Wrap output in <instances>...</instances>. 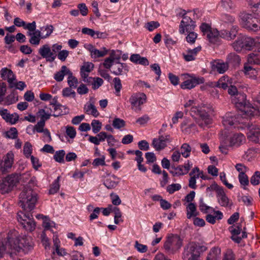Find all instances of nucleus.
<instances>
[{"mask_svg": "<svg viewBox=\"0 0 260 260\" xmlns=\"http://www.w3.org/2000/svg\"><path fill=\"white\" fill-rule=\"evenodd\" d=\"M7 245L8 253L15 254L21 252L27 253L33 247L30 237H19L18 233L15 230L8 233L7 236Z\"/></svg>", "mask_w": 260, "mask_h": 260, "instance_id": "f257e3e1", "label": "nucleus"}, {"mask_svg": "<svg viewBox=\"0 0 260 260\" xmlns=\"http://www.w3.org/2000/svg\"><path fill=\"white\" fill-rule=\"evenodd\" d=\"M195 104L194 100H189L184 105L185 108L191 107L190 114L195 118L200 119L197 121L198 125L202 128L207 126L211 123L209 113L212 111L211 108L206 105L198 106H193Z\"/></svg>", "mask_w": 260, "mask_h": 260, "instance_id": "f03ea898", "label": "nucleus"}, {"mask_svg": "<svg viewBox=\"0 0 260 260\" xmlns=\"http://www.w3.org/2000/svg\"><path fill=\"white\" fill-rule=\"evenodd\" d=\"M19 199V206L24 211L29 212L34 209L37 201V194L31 188L29 183L20 193Z\"/></svg>", "mask_w": 260, "mask_h": 260, "instance_id": "7ed1b4c3", "label": "nucleus"}, {"mask_svg": "<svg viewBox=\"0 0 260 260\" xmlns=\"http://www.w3.org/2000/svg\"><path fill=\"white\" fill-rule=\"evenodd\" d=\"M207 250V247L197 242H190L186 245L182 253L183 260H200L201 255Z\"/></svg>", "mask_w": 260, "mask_h": 260, "instance_id": "20e7f679", "label": "nucleus"}, {"mask_svg": "<svg viewBox=\"0 0 260 260\" xmlns=\"http://www.w3.org/2000/svg\"><path fill=\"white\" fill-rule=\"evenodd\" d=\"M240 22L243 27L250 31L260 30V20L246 12H241L239 15Z\"/></svg>", "mask_w": 260, "mask_h": 260, "instance_id": "39448f33", "label": "nucleus"}, {"mask_svg": "<svg viewBox=\"0 0 260 260\" xmlns=\"http://www.w3.org/2000/svg\"><path fill=\"white\" fill-rule=\"evenodd\" d=\"M182 245V240L177 235L171 234L167 237L164 244V248L166 253L169 255L174 254L177 252Z\"/></svg>", "mask_w": 260, "mask_h": 260, "instance_id": "423d86ee", "label": "nucleus"}, {"mask_svg": "<svg viewBox=\"0 0 260 260\" xmlns=\"http://www.w3.org/2000/svg\"><path fill=\"white\" fill-rule=\"evenodd\" d=\"M19 176L17 174L8 175L0 183V192L2 194L9 193L19 182Z\"/></svg>", "mask_w": 260, "mask_h": 260, "instance_id": "0eeeda50", "label": "nucleus"}, {"mask_svg": "<svg viewBox=\"0 0 260 260\" xmlns=\"http://www.w3.org/2000/svg\"><path fill=\"white\" fill-rule=\"evenodd\" d=\"M17 219L22 227L26 231L32 232L35 229L36 223L31 214L23 212H18Z\"/></svg>", "mask_w": 260, "mask_h": 260, "instance_id": "6e6552de", "label": "nucleus"}, {"mask_svg": "<svg viewBox=\"0 0 260 260\" xmlns=\"http://www.w3.org/2000/svg\"><path fill=\"white\" fill-rule=\"evenodd\" d=\"M146 94L143 92L133 93L129 99L132 109H134L136 112L141 111V105L146 103Z\"/></svg>", "mask_w": 260, "mask_h": 260, "instance_id": "1a4fd4ad", "label": "nucleus"}, {"mask_svg": "<svg viewBox=\"0 0 260 260\" xmlns=\"http://www.w3.org/2000/svg\"><path fill=\"white\" fill-rule=\"evenodd\" d=\"M183 19L181 20L179 25V32L183 34L185 32V28L186 31H192L194 29L196 25L195 22L193 21L189 17L186 15L184 13L182 15Z\"/></svg>", "mask_w": 260, "mask_h": 260, "instance_id": "9d476101", "label": "nucleus"}, {"mask_svg": "<svg viewBox=\"0 0 260 260\" xmlns=\"http://www.w3.org/2000/svg\"><path fill=\"white\" fill-rule=\"evenodd\" d=\"M239 123V116L233 113H227L222 118V123L226 128L235 127Z\"/></svg>", "mask_w": 260, "mask_h": 260, "instance_id": "9b49d317", "label": "nucleus"}, {"mask_svg": "<svg viewBox=\"0 0 260 260\" xmlns=\"http://www.w3.org/2000/svg\"><path fill=\"white\" fill-rule=\"evenodd\" d=\"M38 52L43 58H45L47 61L50 62H53L57 55L52 52L49 45L47 44L40 47Z\"/></svg>", "mask_w": 260, "mask_h": 260, "instance_id": "f8f14e48", "label": "nucleus"}, {"mask_svg": "<svg viewBox=\"0 0 260 260\" xmlns=\"http://www.w3.org/2000/svg\"><path fill=\"white\" fill-rule=\"evenodd\" d=\"M171 142L170 135L159 136L158 138H154L152 143V145L156 151L164 149L167 145V143Z\"/></svg>", "mask_w": 260, "mask_h": 260, "instance_id": "ddd939ff", "label": "nucleus"}, {"mask_svg": "<svg viewBox=\"0 0 260 260\" xmlns=\"http://www.w3.org/2000/svg\"><path fill=\"white\" fill-rule=\"evenodd\" d=\"M1 77L3 80H7L9 84V86H13V81L16 80V77L13 71L7 68H4L0 71Z\"/></svg>", "mask_w": 260, "mask_h": 260, "instance_id": "4468645a", "label": "nucleus"}, {"mask_svg": "<svg viewBox=\"0 0 260 260\" xmlns=\"http://www.w3.org/2000/svg\"><path fill=\"white\" fill-rule=\"evenodd\" d=\"M204 82V79L203 78H193L182 82L181 87L184 89H190L198 84L203 83Z\"/></svg>", "mask_w": 260, "mask_h": 260, "instance_id": "2eb2a0df", "label": "nucleus"}, {"mask_svg": "<svg viewBox=\"0 0 260 260\" xmlns=\"http://www.w3.org/2000/svg\"><path fill=\"white\" fill-rule=\"evenodd\" d=\"M238 26L234 25L231 28L230 31L227 30H221L220 31V37L228 40H231L235 38L238 31Z\"/></svg>", "mask_w": 260, "mask_h": 260, "instance_id": "dca6fc26", "label": "nucleus"}, {"mask_svg": "<svg viewBox=\"0 0 260 260\" xmlns=\"http://www.w3.org/2000/svg\"><path fill=\"white\" fill-rule=\"evenodd\" d=\"M254 106L249 107L247 105H245L243 111L250 116L258 115L260 110V99L254 102Z\"/></svg>", "mask_w": 260, "mask_h": 260, "instance_id": "f3484780", "label": "nucleus"}, {"mask_svg": "<svg viewBox=\"0 0 260 260\" xmlns=\"http://www.w3.org/2000/svg\"><path fill=\"white\" fill-rule=\"evenodd\" d=\"M212 68L214 70H216L220 74H223L229 68V64L227 62H224L222 60H214L212 62Z\"/></svg>", "mask_w": 260, "mask_h": 260, "instance_id": "a211bd4d", "label": "nucleus"}, {"mask_svg": "<svg viewBox=\"0 0 260 260\" xmlns=\"http://www.w3.org/2000/svg\"><path fill=\"white\" fill-rule=\"evenodd\" d=\"M201 50V47L198 46L193 49H188L186 53L182 54L184 60L186 61H190L195 60L197 53Z\"/></svg>", "mask_w": 260, "mask_h": 260, "instance_id": "6ab92c4d", "label": "nucleus"}, {"mask_svg": "<svg viewBox=\"0 0 260 260\" xmlns=\"http://www.w3.org/2000/svg\"><path fill=\"white\" fill-rule=\"evenodd\" d=\"M119 182V178L115 175L109 176L104 182V185L108 189L115 188Z\"/></svg>", "mask_w": 260, "mask_h": 260, "instance_id": "aec40b11", "label": "nucleus"}, {"mask_svg": "<svg viewBox=\"0 0 260 260\" xmlns=\"http://www.w3.org/2000/svg\"><path fill=\"white\" fill-rule=\"evenodd\" d=\"M246 139L244 135L240 134H236L233 135L230 139L231 146H239L245 143Z\"/></svg>", "mask_w": 260, "mask_h": 260, "instance_id": "412c9836", "label": "nucleus"}, {"mask_svg": "<svg viewBox=\"0 0 260 260\" xmlns=\"http://www.w3.org/2000/svg\"><path fill=\"white\" fill-rule=\"evenodd\" d=\"M243 72L245 74L248 76L249 78L257 80L258 75V71L253 68L250 66L245 64L244 66Z\"/></svg>", "mask_w": 260, "mask_h": 260, "instance_id": "4be33fe9", "label": "nucleus"}, {"mask_svg": "<svg viewBox=\"0 0 260 260\" xmlns=\"http://www.w3.org/2000/svg\"><path fill=\"white\" fill-rule=\"evenodd\" d=\"M221 249L218 247H212L209 251L206 260H220Z\"/></svg>", "mask_w": 260, "mask_h": 260, "instance_id": "5701e85b", "label": "nucleus"}, {"mask_svg": "<svg viewBox=\"0 0 260 260\" xmlns=\"http://www.w3.org/2000/svg\"><path fill=\"white\" fill-rule=\"evenodd\" d=\"M45 124V123L43 120H40L35 126H32L31 125L27 126L26 128L27 133L29 135H31L32 133H30V129L32 131V133H35V131L38 133H42L45 129H44Z\"/></svg>", "mask_w": 260, "mask_h": 260, "instance_id": "b1692460", "label": "nucleus"}, {"mask_svg": "<svg viewBox=\"0 0 260 260\" xmlns=\"http://www.w3.org/2000/svg\"><path fill=\"white\" fill-rule=\"evenodd\" d=\"M248 138L256 143H260V128L256 127L251 129L248 134Z\"/></svg>", "mask_w": 260, "mask_h": 260, "instance_id": "393cba45", "label": "nucleus"}, {"mask_svg": "<svg viewBox=\"0 0 260 260\" xmlns=\"http://www.w3.org/2000/svg\"><path fill=\"white\" fill-rule=\"evenodd\" d=\"M70 70L66 66H62L60 70L57 72L54 75V79L57 82L62 81L65 75H68Z\"/></svg>", "mask_w": 260, "mask_h": 260, "instance_id": "a878e982", "label": "nucleus"}, {"mask_svg": "<svg viewBox=\"0 0 260 260\" xmlns=\"http://www.w3.org/2000/svg\"><path fill=\"white\" fill-rule=\"evenodd\" d=\"M14 161V154L11 152H8L4 157V162L2 165L4 171H7L12 167Z\"/></svg>", "mask_w": 260, "mask_h": 260, "instance_id": "bb28decb", "label": "nucleus"}, {"mask_svg": "<svg viewBox=\"0 0 260 260\" xmlns=\"http://www.w3.org/2000/svg\"><path fill=\"white\" fill-rule=\"evenodd\" d=\"M247 61L250 64L260 65V51H254L248 54Z\"/></svg>", "mask_w": 260, "mask_h": 260, "instance_id": "cd10ccee", "label": "nucleus"}, {"mask_svg": "<svg viewBox=\"0 0 260 260\" xmlns=\"http://www.w3.org/2000/svg\"><path fill=\"white\" fill-rule=\"evenodd\" d=\"M220 35V32L219 33L217 29L212 28L207 35V38L210 42L215 44L218 42Z\"/></svg>", "mask_w": 260, "mask_h": 260, "instance_id": "c85d7f7f", "label": "nucleus"}, {"mask_svg": "<svg viewBox=\"0 0 260 260\" xmlns=\"http://www.w3.org/2000/svg\"><path fill=\"white\" fill-rule=\"evenodd\" d=\"M186 215L188 219L196 217L198 215V212L197 211L196 206L194 203H190L186 207Z\"/></svg>", "mask_w": 260, "mask_h": 260, "instance_id": "c756f323", "label": "nucleus"}, {"mask_svg": "<svg viewBox=\"0 0 260 260\" xmlns=\"http://www.w3.org/2000/svg\"><path fill=\"white\" fill-rule=\"evenodd\" d=\"M219 203L221 206L227 207L229 203V200L223 189H220L217 194Z\"/></svg>", "mask_w": 260, "mask_h": 260, "instance_id": "7c9ffc66", "label": "nucleus"}, {"mask_svg": "<svg viewBox=\"0 0 260 260\" xmlns=\"http://www.w3.org/2000/svg\"><path fill=\"white\" fill-rule=\"evenodd\" d=\"M215 215L211 214H208L206 215V219L210 223L214 224L216 222V220L221 219L223 217V214L221 212L219 211H214Z\"/></svg>", "mask_w": 260, "mask_h": 260, "instance_id": "2f4dec72", "label": "nucleus"}, {"mask_svg": "<svg viewBox=\"0 0 260 260\" xmlns=\"http://www.w3.org/2000/svg\"><path fill=\"white\" fill-rule=\"evenodd\" d=\"M242 38L244 49L247 50H252L256 44L254 39L250 37H242Z\"/></svg>", "mask_w": 260, "mask_h": 260, "instance_id": "473e14b6", "label": "nucleus"}, {"mask_svg": "<svg viewBox=\"0 0 260 260\" xmlns=\"http://www.w3.org/2000/svg\"><path fill=\"white\" fill-rule=\"evenodd\" d=\"M240 61L239 56L234 53H230L227 56L226 62L228 64H231L233 66H236L239 64Z\"/></svg>", "mask_w": 260, "mask_h": 260, "instance_id": "72a5a7b5", "label": "nucleus"}, {"mask_svg": "<svg viewBox=\"0 0 260 260\" xmlns=\"http://www.w3.org/2000/svg\"><path fill=\"white\" fill-rule=\"evenodd\" d=\"M108 52V50L105 47L102 48L100 50L95 48L90 55L93 58H97L105 56Z\"/></svg>", "mask_w": 260, "mask_h": 260, "instance_id": "f704fd0d", "label": "nucleus"}, {"mask_svg": "<svg viewBox=\"0 0 260 260\" xmlns=\"http://www.w3.org/2000/svg\"><path fill=\"white\" fill-rule=\"evenodd\" d=\"M42 32V39H46L49 37L54 30V27L52 25H47L41 28Z\"/></svg>", "mask_w": 260, "mask_h": 260, "instance_id": "c9c22d12", "label": "nucleus"}, {"mask_svg": "<svg viewBox=\"0 0 260 260\" xmlns=\"http://www.w3.org/2000/svg\"><path fill=\"white\" fill-rule=\"evenodd\" d=\"M113 73L116 75L122 74L123 71H127V67L125 63H117L114 68Z\"/></svg>", "mask_w": 260, "mask_h": 260, "instance_id": "e433bc0d", "label": "nucleus"}, {"mask_svg": "<svg viewBox=\"0 0 260 260\" xmlns=\"http://www.w3.org/2000/svg\"><path fill=\"white\" fill-rule=\"evenodd\" d=\"M68 76V84L69 87L72 88H77L78 84L77 78L73 75V73L71 71Z\"/></svg>", "mask_w": 260, "mask_h": 260, "instance_id": "4c0bfd02", "label": "nucleus"}, {"mask_svg": "<svg viewBox=\"0 0 260 260\" xmlns=\"http://www.w3.org/2000/svg\"><path fill=\"white\" fill-rule=\"evenodd\" d=\"M181 155L185 158H187L190 156L191 151V148L187 143H183L180 147Z\"/></svg>", "mask_w": 260, "mask_h": 260, "instance_id": "58836bf2", "label": "nucleus"}, {"mask_svg": "<svg viewBox=\"0 0 260 260\" xmlns=\"http://www.w3.org/2000/svg\"><path fill=\"white\" fill-rule=\"evenodd\" d=\"M18 131L15 127H11L5 133V137L8 139H16L18 137Z\"/></svg>", "mask_w": 260, "mask_h": 260, "instance_id": "ea45409f", "label": "nucleus"}, {"mask_svg": "<svg viewBox=\"0 0 260 260\" xmlns=\"http://www.w3.org/2000/svg\"><path fill=\"white\" fill-rule=\"evenodd\" d=\"M85 110L87 114H91L95 117H96L99 115V113L96 110L95 106L92 104H90L86 106L85 107Z\"/></svg>", "mask_w": 260, "mask_h": 260, "instance_id": "a19ab883", "label": "nucleus"}, {"mask_svg": "<svg viewBox=\"0 0 260 260\" xmlns=\"http://www.w3.org/2000/svg\"><path fill=\"white\" fill-rule=\"evenodd\" d=\"M228 92L229 94L235 96V98L237 99H239L240 97H242L243 100L245 99L244 95L239 93L236 87L235 86L231 85L229 86Z\"/></svg>", "mask_w": 260, "mask_h": 260, "instance_id": "79ce46f5", "label": "nucleus"}, {"mask_svg": "<svg viewBox=\"0 0 260 260\" xmlns=\"http://www.w3.org/2000/svg\"><path fill=\"white\" fill-rule=\"evenodd\" d=\"M232 46L235 51L237 52L242 51V49H244L243 38H238V39L233 43Z\"/></svg>", "mask_w": 260, "mask_h": 260, "instance_id": "37998d69", "label": "nucleus"}, {"mask_svg": "<svg viewBox=\"0 0 260 260\" xmlns=\"http://www.w3.org/2000/svg\"><path fill=\"white\" fill-rule=\"evenodd\" d=\"M65 151L63 150H60L55 152L53 156L55 160L59 163L64 162V157L65 155Z\"/></svg>", "mask_w": 260, "mask_h": 260, "instance_id": "c03bdc74", "label": "nucleus"}, {"mask_svg": "<svg viewBox=\"0 0 260 260\" xmlns=\"http://www.w3.org/2000/svg\"><path fill=\"white\" fill-rule=\"evenodd\" d=\"M60 178V177L58 176L57 178V179L56 180H55V181L53 182V183H52V184L49 189V194H53L56 193L58 191V190L59 189V186H60L59 184Z\"/></svg>", "mask_w": 260, "mask_h": 260, "instance_id": "a18cd8bd", "label": "nucleus"}, {"mask_svg": "<svg viewBox=\"0 0 260 260\" xmlns=\"http://www.w3.org/2000/svg\"><path fill=\"white\" fill-rule=\"evenodd\" d=\"M23 153L26 157L28 158L30 157L32 151V145L29 142H25L23 146Z\"/></svg>", "mask_w": 260, "mask_h": 260, "instance_id": "49530a36", "label": "nucleus"}, {"mask_svg": "<svg viewBox=\"0 0 260 260\" xmlns=\"http://www.w3.org/2000/svg\"><path fill=\"white\" fill-rule=\"evenodd\" d=\"M199 209L200 211L204 213H207L209 210H211L212 211H214V209L212 207L206 205L204 202L202 198L200 199L199 201Z\"/></svg>", "mask_w": 260, "mask_h": 260, "instance_id": "de8ad7c7", "label": "nucleus"}, {"mask_svg": "<svg viewBox=\"0 0 260 260\" xmlns=\"http://www.w3.org/2000/svg\"><path fill=\"white\" fill-rule=\"evenodd\" d=\"M91 125L92 128V131L94 134H96L100 131L102 128V123L98 120L94 119L92 121Z\"/></svg>", "mask_w": 260, "mask_h": 260, "instance_id": "09e8293b", "label": "nucleus"}, {"mask_svg": "<svg viewBox=\"0 0 260 260\" xmlns=\"http://www.w3.org/2000/svg\"><path fill=\"white\" fill-rule=\"evenodd\" d=\"M192 167V164L187 160V162L185 163L183 165H179L176 168H180L181 171L183 173V175L188 173L191 168Z\"/></svg>", "mask_w": 260, "mask_h": 260, "instance_id": "8fccbe9b", "label": "nucleus"}, {"mask_svg": "<svg viewBox=\"0 0 260 260\" xmlns=\"http://www.w3.org/2000/svg\"><path fill=\"white\" fill-rule=\"evenodd\" d=\"M112 125L114 128L120 129L125 126V122L123 119L119 118H115L113 121Z\"/></svg>", "mask_w": 260, "mask_h": 260, "instance_id": "3c124183", "label": "nucleus"}, {"mask_svg": "<svg viewBox=\"0 0 260 260\" xmlns=\"http://www.w3.org/2000/svg\"><path fill=\"white\" fill-rule=\"evenodd\" d=\"M238 179L241 185L246 186L249 184L248 177L245 173H239Z\"/></svg>", "mask_w": 260, "mask_h": 260, "instance_id": "603ef678", "label": "nucleus"}, {"mask_svg": "<svg viewBox=\"0 0 260 260\" xmlns=\"http://www.w3.org/2000/svg\"><path fill=\"white\" fill-rule=\"evenodd\" d=\"M181 188V186L178 183H173L169 185L167 187V191L170 193L172 194L175 191L180 190Z\"/></svg>", "mask_w": 260, "mask_h": 260, "instance_id": "864d4df0", "label": "nucleus"}, {"mask_svg": "<svg viewBox=\"0 0 260 260\" xmlns=\"http://www.w3.org/2000/svg\"><path fill=\"white\" fill-rule=\"evenodd\" d=\"M260 181V172L256 171L250 178V183L253 185L259 184Z\"/></svg>", "mask_w": 260, "mask_h": 260, "instance_id": "5fc2aeb1", "label": "nucleus"}, {"mask_svg": "<svg viewBox=\"0 0 260 260\" xmlns=\"http://www.w3.org/2000/svg\"><path fill=\"white\" fill-rule=\"evenodd\" d=\"M72 88L69 87L63 89L62 91V95L64 97L72 96L73 98H75L76 96V93Z\"/></svg>", "mask_w": 260, "mask_h": 260, "instance_id": "6e6d98bb", "label": "nucleus"}, {"mask_svg": "<svg viewBox=\"0 0 260 260\" xmlns=\"http://www.w3.org/2000/svg\"><path fill=\"white\" fill-rule=\"evenodd\" d=\"M94 68V64L91 62H85L81 67L80 71L90 73Z\"/></svg>", "mask_w": 260, "mask_h": 260, "instance_id": "4d7b16f0", "label": "nucleus"}, {"mask_svg": "<svg viewBox=\"0 0 260 260\" xmlns=\"http://www.w3.org/2000/svg\"><path fill=\"white\" fill-rule=\"evenodd\" d=\"M113 82H114V88L116 90L117 95H119L118 93H119L120 92V90L122 88V84L121 83V80L119 78L116 77V78H114Z\"/></svg>", "mask_w": 260, "mask_h": 260, "instance_id": "13d9d810", "label": "nucleus"}, {"mask_svg": "<svg viewBox=\"0 0 260 260\" xmlns=\"http://www.w3.org/2000/svg\"><path fill=\"white\" fill-rule=\"evenodd\" d=\"M104 83L103 80L99 77L94 78L92 85V88L93 89L95 90L98 89Z\"/></svg>", "mask_w": 260, "mask_h": 260, "instance_id": "bf43d9fd", "label": "nucleus"}, {"mask_svg": "<svg viewBox=\"0 0 260 260\" xmlns=\"http://www.w3.org/2000/svg\"><path fill=\"white\" fill-rule=\"evenodd\" d=\"M66 134L71 139H74L76 137V131L74 127L67 126L66 127Z\"/></svg>", "mask_w": 260, "mask_h": 260, "instance_id": "052dcab7", "label": "nucleus"}, {"mask_svg": "<svg viewBox=\"0 0 260 260\" xmlns=\"http://www.w3.org/2000/svg\"><path fill=\"white\" fill-rule=\"evenodd\" d=\"M187 32L188 34L186 37L187 42L191 44L194 43L197 38V34L192 31Z\"/></svg>", "mask_w": 260, "mask_h": 260, "instance_id": "680f3d73", "label": "nucleus"}, {"mask_svg": "<svg viewBox=\"0 0 260 260\" xmlns=\"http://www.w3.org/2000/svg\"><path fill=\"white\" fill-rule=\"evenodd\" d=\"M235 255L231 249H228L223 254L222 260H235Z\"/></svg>", "mask_w": 260, "mask_h": 260, "instance_id": "e2e57ef3", "label": "nucleus"}, {"mask_svg": "<svg viewBox=\"0 0 260 260\" xmlns=\"http://www.w3.org/2000/svg\"><path fill=\"white\" fill-rule=\"evenodd\" d=\"M135 247L141 253H145L148 250V247L146 245L139 243L137 241L135 242Z\"/></svg>", "mask_w": 260, "mask_h": 260, "instance_id": "0e129e2a", "label": "nucleus"}, {"mask_svg": "<svg viewBox=\"0 0 260 260\" xmlns=\"http://www.w3.org/2000/svg\"><path fill=\"white\" fill-rule=\"evenodd\" d=\"M138 147L141 150L147 151L149 149V145L146 140H142L138 143Z\"/></svg>", "mask_w": 260, "mask_h": 260, "instance_id": "69168bd1", "label": "nucleus"}, {"mask_svg": "<svg viewBox=\"0 0 260 260\" xmlns=\"http://www.w3.org/2000/svg\"><path fill=\"white\" fill-rule=\"evenodd\" d=\"M18 99L16 98L13 94L8 95L5 99V104L10 105L16 103Z\"/></svg>", "mask_w": 260, "mask_h": 260, "instance_id": "338daca9", "label": "nucleus"}, {"mask_svg": "<svg viewBox=\"0 0 260 260\" xmlns=\"http://www.w3.org/2000/svg\"><path fill=\"white\" fill-rule=\"evenodd\" d=\"M77 92L81 95L85 94L88 92L89 89L83 83H81L77 89Z\"/></svg>", "mask_w": 260, "mask_h": 260, "instance_id": "774afa93", "label": "nucleus"}]
</instances>
